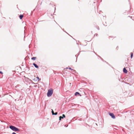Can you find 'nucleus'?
<instances>
[{"label": "nucleus", "mask_w": 134, "mask_h": 134, "mask_svg": "<svg viewBox=\"0 0 134 134\" xmlns=\"http://www.w3.org/2000/svg\"><path fill=\"white\" fill-rule=\"evenodd\" d=\"M9 128L11 129L12 130L15 131H19V130L18 128L15 127L13 126H9Z\"/></svg>", "instance_id": "1"}, {"label": "nucleus", "mask_w": 134, "mask_h": 134, "mask_svg": "<svg viewBox=\"0 0 134 134\" xmlns=\"http://www.w3.org/2000/svg\"><path fill=\"white\" fill-rule=\"evenodd\" d=\"M53 90L52 89H50L49 90L47 93V95L48 97L51 96L52 94Z\"/></svg>", "instance_id": "2"}, {"label": "nucleus", "mask_w": 134, "mask_h": 134, "mask_svg": "<svg viewBox=\"0 0 134 134\" xmlns=\"http://www.w3.org/2000/svg\"><path fill=\"white\" fill-rule=\"evenodd\" d=\"M65 117V116L64 114L62 115V116H60L59 117V120H61L62 119H63Z\"/></svg>", "instance_id": "3"}, {"label": "nucleus", "mask_w": 134, "mask_h": 134, "mask_svg": "<svg viewBox=\"0 0 134 134\" xmlns=\"http://www.w3.org/2000/svg\"><path fill=\"white\" fill-rule=\"evenodd\" d=\"M109 115L113 119H115V117L114 116V115L113 113H110L109 114Z\"/></svg>", "instance_id": "4"}, {"label": "nucleus", "mask_w": 134, "mask_h": 134, "mask_svg": "<svg viewBox=\"0 0 134 134\" xmlns=\"http://www.w3.org/2000/svg\"><path fill=\"white\" fill-rule=\"evenodd\" d=\"M123 72L125 73H127V70L125 68H124L123 69Z\"/></svg>", "instance_id": "5"}, {"label": "nucleus", "mask_w": 134, "mask_h": 134, "mask_svg": "<svg viewBox=\"0 0 134 134\" xmlns=\"http://www.w3.org/2000/svg\"><path fill=\"white\" fill-rule=\"evenodd\" d=\"M33 65H34V66L37 68H38V66H37L36 64L35 63H34L33 64Z\"/></svg>", "instance_id": "6"}, {"label": "nucleus", "mask_w": 134, "mask_h": 134, "mask_svg": "<svg viewBox=\"0 0 134 134\" xmlns=\"http://www.w3.org/2000/svg\"><path fill=\"white\" fill-rule=\"evenodd\" d=\"M77 94H79V95L80 96H81V94H80V93L78 92H76L75 93V96H76L77 95Z\"/></svg>", "instance_id": "7"}, {"label": "nucleus", "mask_w": 134, "mask_h": 134, "mask_svg": "<svg viewBox=\"0 0 134 134\" xmlns=\"http://www.w3.org/2000/svg\"><path fill=\"white\" fill-rule=\"evenodd\" d=\"M33 80L35 82H37L38 81H37V79H36V77L34 79H33Z\"/></svg>", "instance_id": "8"}, {"label": "nucleus", "mask_w": 134, "mask_h": 134, "mask_svg": "<svg viewBox=\"0 0 134 134\" xmlns=\"http://www.w3.org/2000/svg\"><path fill=\"white\" fill-rule=\"evenodd\" d=\"M23 15H21L19 16V18L20 19H22V18H23Z\"/></svg>", "instance_id": "9"}, {"label": "nucleus", "mask_w": 134, "mask_h": 134, "mask_svg": "<svg viewBox=\"0 0 134 134\" xmlns=\"http://www.w3.org/2000/svg\"><path fill=\"white\" fill-rule=\"evenodd\" d=\"M36 59V57H32L31 58V59L32 60H35Z\"/></svg>", "instance_id": "10"}, {"label": "nucleus", "mask_w": 134, "mask_h": 134, "mask_svg": "<svg viewBox=\"0 0 134 134\" xmlns=\"http://www.w3.org/2000/svg\"><path fill=\"white\" fill-rule=\"evenodd\" d=\"M36 79H37V81H39V80H40V79L38 77H36Z\"/></svg>", "instance_id": "11"}, {"label": "nucleus", "mask_w": 134, "mask_h": 134, "mask_svg": "<svg viewBox=\"0 0 134 134\" xmlns=\"http://www.w3.org/2000/svg\"><path fill=\"white\" fill-rule=\"evenodd\" d=\"M133 53L132 52L131 53V58H132L133 57Z\"/></svg>", "instance_id": "12"}, {"label": "nucleus", "mask_w": 134, "mask_h": 134, "mask_svg": "<svg viewBox=\"0 0 134 134\" xmlns=\"http://www.w3.org/2000/svg\"><path fill=\"white\" fill-rule=\"evenodd\" d=\"M51 110H52V115H54V111H53V110L52 109Z\"/></svg>", "instance_id": "13"}, {"label": "nucleus", "mask_w": 134, "mask_h": 134, "mask_svg": "<svg viewBox=\"0 0 134 134\" xmlns=\"http://www.w3.org/2000/svg\"><path fill=\"white\" fill-rule=\"evenodd\" d=\"M69 69H70L71 70H72L73 71H75V70H74L73 69H71L70 68H69Z\"/></svg>", "instance_id": "14"}, {"label": "nucleus", "mask_w": 134, "mask_h": 134, "mask_svg": "<svg viewBox=\"0 0 134 134\" xmlns=\"http://www.w3.org/2000/svg\"><path fill=\"white\" fill-rule=\"evenodd\" d=\"M57 113H58L57 112H56L55 113H54V115H57Z\"/></svg>", "instance_id": "15"}, {"label": "nucleus", "mask_w": 134, "mask_h": 134, "mask_svg": "<svg viewBox=\"0 0 134 134\" xmlns=\"http://www.w3.org/2000/svg\"><path fill=\"white\" fill-rule=\"evenodd\" d=\"M12 134H16L15 133L13 132L12 133Z\"/></svg>", "instance_id": "16"}, {"label": "nucleus", "mask_w": 134, "mask_h": 134, "mask_svg": "<svg viewBox=\"0 0 134 134\" xmlns=\"http://www.w3.org/2000/svg\"><path fill=\"white\" fill-rule=\"evenodd\" d=\"M0 73H2V72H1L0 71Z\"/></svg>", "instance_id": "17"}]
</instances>
